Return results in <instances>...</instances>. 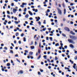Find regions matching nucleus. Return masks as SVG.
I'll list each match as a JSON object with an SVG mask.
<instances>
[{
	"mask_svg": "<svg viewBox=\"0 0 77 77\" xmlns=\"http://www.w3.org/2000/svg\"><path fill=\"white\" fill-rule=\"evenodd\" d=\"M22 5H23V6H24V5H27V3H23L22 4Z\"/></svg>",
	"mask_w": 77,
	"mask_h": 77,
	"instance_id": "nucleus-24",
	"label": "nucleus"
},
{
	"mask_svg": "<svg viewBox=\"0 0 77 77\" xmlns=\"http://www.w3.org/2000/svg\"><path fill=\"white\" fill-rule=\"evenodd\" d=\"M57 9L59 14H60V15H62V11H61V10L58 8H57Z\"/></svg>",
	"mask_w": 77,
	"mask_h": 77,
	"instance_id": "nucleus-3",
	"label": "nucleus"
},
{
	"mask_svg": "<svg viewBox=\"0 0 77 77\" xmlns=\"http://www.w3.org/2000/svg\"><path fill=\"white\" fill-rule=\"evenodd\" d=\"M70 5L71 6H73V5H74V4L73 3H71L70 4Z\"/></svg>",
	"mask_w": 77,
	"mask_h": 77,
	"instance_id": "nucleus-53",
	"label": "nucleus"
},
{
	"mask_svg": "<svg viewBox=\"0 0 77 77\" xmlns=\"http://www.w3.org/2000/svg\"><path fill=\"white\" fill-rule=\"evenodd\" d=\"M46 28H43L42 30L43 31H45V30H46Z\"/></svg>",
	"mask_w": 77,
	"mask_h": 77,
	"instance_id": "nucleus-46",
	"label": "nucleus"
},
{
	"mask_svg": "<svg viewBox=\"0 0 77 77\" xmlns=\"http://www.w3.org/2000/svg\"><path fill=\"white\" fill-rule=\"evenodd\" d=\"M75 60H77V57H75Z\"/></svg>",
	"mask_w": 77,
	"mask_h": 77,
	"instance_id": "nucleus-64",
	"label": "nucleus"
},
{
	"mask_svg": "<svg viewBox=\"0 0 77 77\" xmlns=\"http://www.w3.org/2000/svg\"><path fill=\"white\" fill-rule=\"evenodd\" d=\"M47 55H44L43 56V57L45 58V59H47Z\"/></svg>",
	"mask_w": 77,
	"mask_h": 77,
	"instance_id": "nucleus-19",
	"label": "nucleus"
},
{
	"mask_svg": "<svg viewBox=\"0 0 77 77\" xmlns=\"http://www.w3.org/2000/svg\"><path fill=\"white\" fill-rule=\"evenodd\" d=\"M31 68H34V66H31Z\"/></svg>",
	"mask_w": 77,
	"mask_h": 77,
	"instance_id": "nucleus-58",
	"label": "nucleus"
},
{
	"mask_svg": "<svg viewBox=\"0 0 77 77\" xmlns=\"http://www.w3.org/2000/svg\"><path fill=\"white\" fill-rule=\"evenodd\" d=\"M20 7L22 8H24V5H20Z\"/></svg>",
	"mask_w": 77,
	"mask_h": 77,
	"instance_id": "nucleus-40",
	"label": "nucleus"
},
{
	"mask_svg": "<svg viewBox=\"0 0 77 77\" xmlns=\"http://www.w3.org/2000/svg\"><path fill=\"white\" fill-rule=\"evenodd\" d=\"M20 74H23V71L22 70H21L20 71Z\"/></svg>",
	"mask_w": 77,
	"mask_h": 77,
	"instance_id": "nucleus-17",
	"label": "nucleus"
},
{
	"mask_svg": "<svg viewBox=\"0 0 77 77\" xmlns=\"http://www.w3.org/2000/svg\"><path fill=\"white\" fill-rule=\"evenodd\" d=\"M38 53H39V54L41 53V51L40 50V49H38Z\"/></svg>",
	"mask_w": 77,
	"mask_h": 77,
	"instance_id": "nucleus-28",
	"label": "nucleus"
},
{
	"mask_svg": "<svg viewBox=\"0 0 77 77\" xmlns=\"http://www.w3.org/2000/svg\"><path fill=\"white\" fill-rule=\"evenodd\" d=\"M7 17L8 18H11V17L9 15H7Z\"/></svg>",
	"mask_w": 77,
	"mask_h": 77,
	"instance_id": "nucleus-49",
	"label": "nucleus"
},
{
	"mask_svg": "<svg viewBox=\"0 0 77 77\" xmlns=\"http://www.w3.org/2000/svg\"><path fill=\"white\" fill-rule=\"evenodd\" d=\"M64 29L65 30L67 31V32H69V31H70L69 29V28H68V27H65L64 28Z\"/></svg>",
	"mask_w": 77,
	"mask_h": 77,
	"instance_id": "nucleus-4",
	"label": "nucleus"
},
{
	"mask_svg": "<svg viewBox=\"0 0 77 77\" xmlns=\"http://www.w3.org/2000/svg\"><path fill=\"white\" fill-rule=\"evenodd\" d=\"M47 60L48 62H51V61H50V59H47Z\"/></svg>",
	"mask_w": 77,
	"mask_h": 77,
	"instance_id": "nucleus-38",
	"label": "nucleus"
},
{
	"mask_svg": "<svg viewBox=\"0 0 77 77\" xmlns=\"http://www.w3.org/2000/svg\"><path fill=\"white\" fill-rule=\"evenodd\" d=\"M48 30H49V31H51V28H48Z\"/></svg>",
	"mask_w": 77,
	"mask_h": 77,
	"instance_id": "nucleus-55",
	"label": "nucleus"
},
{
	"mask_svg": "<svg viewBox=\"0 0 77 77\" xmlns=\"http://www.w3.org/2000/svg\"><path fill=\"white\" fill-rule=\"evenodd\" d=\"M40 71L41 72H44V70L43 69H40Z\"/></svg>",
	"mask_w": 77,
	"mask_h": 77,
	"instance_id": "nucleus-26",
	"label": "nucleus"
},
{
	"mask_svg": "<svg viewBox=\"0 0 77 77\" xmlns=\"http://www.w3.org/2000/svg\"><path fill=\"white\" fill-rule=\"evenodd\" d=\"M24 33H22L20 35V36H21L22 37H23V36H24Z\"/></svg>",
	"mask_w": 77,
	"mask_h": 77,
	"instance_id": "nucleus-33",
	"label": "nucleus"
},
{
	"mask_svg": "<svg viewBox=\"0 0 77 77\" xmlns=\"http://www.w3.org/2000/svg\"><path fill=\"white\" fill-rule=\"evenodd\" d=\"M25 53H28V51L26 50L25 51Z\"/></svg>",
	"mask_w": 77,
	"mask_h": 77,
	"instance_id": "nucleus-60",
	"label": "nucleus"
},
{
	"mask_svg": "<svg viewBox=\"0 0 77 77\" xmlns=\"http://www.w3.org/2000/svg\"><path fill=\"white\" fill-rule=\"evenodd\" d=\"M46 12H47L48 13V12H50V9H48L47 10V11H46Z\"/></svg>",
	"mask_w": 77,
	"mask_h": 77,
	"instance_id": "nucleus-18",
	"label": "nucleus"
},
{
	"mask_svg": "<svg viewBox=\"0 0 77 77\" xmlns=\"http://www.w3.org/2000/svg\"><path fill=\"white\" fill-rule=\"evenodd\" d=\"M26 11H27V8H25L24 10H23V11H24V12H26Z\"/></svg>",
	"mask_w": 77,
	"mask_h": 77,
	"instance_id": "nucleus-32",
	"label": "nucleus"
},
{
	"mask_svg": "<svg viewBox=\"0 0 77 77\" xmlns=\"http://www.w3.org/2000/svg\"><path fill=\"white\" fill-rule=\"evenodd\" d=\"M69 61L72 64H73V63H74V61H72V60H70Z\"/></svg>",
	"mask_w": 77,
	"mask_h": 77,
	"instance_id": "nucleus-16",
	"label": "nucleus"
},
{
	"mask_svg": "<svg viewBox=\"0 0 77 77\" xmlns=\"http://www.w3.org/2000/svg\"><path fill=\"white\" fill-rule=\"evenodd\" d=\"M29 16V15L28 14H26V15L25 16V18H28V17Z\"/></svg>",
	"mask_w": 77,
	"mask_h": 77,
	"instance_id": "nucleus-14",
	"label": "nucleus"
},
{
	"mask_svg": "<svg viewBox=\"0 0 77 77\" xmlns=\"http://www.w3.org/2000/svg\"><path fill=\"white\" fill-rule=\"evenodd\" d=\"M16 60H17V62H19V63H20V61L18 60V59H16Z\"/></svg>",
	"mask_w": 77,
	"mask_h": 77,
	"instance_id": "nucleus-36",
	"label": "nucleus"
},
{
	"mask_svg": "<svg viewBox=\"0 0 77 77\" xmlns=\"http://www.w3.org/2000/svg\"><path fill=\"white\" fill-rule=\"evenodd\" d=\"M68 41H69L70 43H72V44H75V42H74L71 39H68L67 40Z\"/></svg>",
	"mask_w": 77,
	"mask_h": 77,
	"instance_id": "nucleus-2",
	"label": "nucleus"
},
{
	"mask_svg": "<svg viewBox=\"0 0 77 77\" xmlns=\"http://www.w3.org/2000/svg\"><path fill=\"white\" fill-rule=\"evenodd\" d=\"M4 49H5V50H8V48L7 47H5Z\"/></svg>",
	"mask_w": 77,
	"mask_h": 77,
	"instance_id": "nucleus-45",
	"label": "nucleus"
},
{
	"mask_svg": "<svg viewBox=\"0 0 77 77\" xmlns=\"http://www.w3.org/2000/svg\"><path fill=\"white\" fill-rule=\"evenodd\" d=\"M62 35L63 36H64V37H66V35H65V34L63 33L62 34Z\"/></svg>",
	"mask_w": 77,
	"mask_h": 77,
	"instance_id": "nucleus-30",
	"label": "nucleus"
},
{
	"mask_svg": "<svg viewBox=\"0 0 77 77\" xmlns=\"http://www.w3.org/2000/svg\"><path fill=\"white\" fill-rule=\"evenodd\" d=\"M38 74L39 75H41V72H38Z\"/></svg>",
	"mask_w": 77,
	"mask_h": 77,
	"instance_id": "nucleus-29",
	"label": "nucleus"
},
{
	"mask_svg": "<svg viewBox=\"0 0 77 77\" xmlns=\"http://www.w3.org/2000/svg\"><path fill=\"white\" fill-rule=\"evenodd\" d=\"M15 57H18V54H16L15 55Z\"/></svg>",
	"mask_w": 77,
	"mask_h": 77,
	"instance_id": "nucleus-56",
	"label": "nucleus"
},
{
	"mask_svg": "<svg viewBox=\"0 0 77 77\" xmlns=\"http://www.w3.org/2000/svg\"><path fill=\"white\" fill-rule=\"evenodd\" d=\"M39 47H41V42H40L39 43Z\"/></svg>",
	"mask_w": 77,
	"mask_h": 77,
	"instance_id": "nucleus-44",
	"label": "nucleus"
},
{
	"mask_svg": "<svg viewBox=\"0 0 77 77\" xmlns=\"http://www.w3.org/2000/svg\"><path fill=\"white\" fill-rule=\"evenodd\" d=\"M38 23L39 24V25H41V22L40 21H39L38 22Z\"/></svg>",
	"mask_w": 77,
	"mask_h": 77,
	"instance_id": "nucleus-48",
	"label": "nucleus"
},
{
	"mask_svg": "<svg viewBox=\"0 0 77 77\" xmlns=\"http://www.w3.org/2000/svg\"><path fill=\"white\" fill-rule=\"evenodd\" d=\"M69 38L71 39H72L74 40H76L77 39V37H75V36L73 35H69Z\"/></svg>",
	"mask_w": 77,
	"mask_h": 77,
	"instance_id": "nucleus-1",
	"label": "nucleus"
},
{
	"mask_svg": "<svg viewBox=\"0 0 77 77\" xmlns=\"http://www.w3.org/2000/svg\"><path fill=\"white\" fill-rule=\"evenodd\" d=\"M17 10L16 9L14 8L13 10V13H14V14H15L16 13V12L17 11Z\"/></svg>",
	"mask_w": 77,
	"mask_h": 77,
	"instance_id": "nucleus-6",
	"label": "nucleus"
},
{
	"mask_svg": "<svg viewBox=\"0 0 77 77\" xmlns=\"http://www.w3.org/2000/svg\"><path fill=\"white\" fill-rule=\"evenodd\" d=\"M41 57V55H39L38 56V57L37 58V59L38 60H39V59Z\"/></svg>",
	"mask_w": 77,
	"mask_h": 77,
	"instance_id": "nucleus-15",
	"label": "nucleus"
},
{
	"mask_svg": "<svg viewBox=\"0 0 77 77\" xmlns=\"http://www.w3.org/2000/svg\"><path fill=\"white\" fill-rule=\"evenodd\" d=\"M28 12H29V14H30V15H31V16H32V15H33V13H32V12H31V11H28Z\"/></svg>",
	"mask_w": 77,
	"mask_h": 77,
	"instance_id": "nucleus-9",
	"label": "nucleus"
},
{
	"mask_svg": "<svg viewBox=\"0 0 77 77\" xmlns=\"http://www.w3.org/2000/svg\"><path fill=\"white\" fill-rule=\"evenodd\" d=\"M73 65L74 66H73V68L75 69H76V66H76V64L74 63Z\"/></svg>",
	"mask_w": 77,
	"mask_h": 77,
	"instance_id": "nucleus-7",
	"label": "nucleus"
},
{
	"mask_svg": "<svg viewBox=\"0 0 77 77\" xmlns=\"http://www.w3.org/2000/svg\"><path fill=\"white\" fill-rule=\"evenodd\" d=\"M50 40H51V41H53V38L52 37H50Z\"/></svg>",
	"mask_w": 77,
	"mask_h": 77,
	"instance_id": "nucleus-39",
	"label": "nucleus"
},
{
	"mask_svg": "<svg viewBox=\"0 0 77 77\" xmlns=\"http://www.w3.org/2000/svg\"><path fill=\"white\" fill-rule=\"evenodd\" d=\"M23 41L24 42H26V38L25 37L23 38Z\"/></svg>",
	"mask_w": 77,
	"mask_h": 77,
	"instance_id": "nucleus-21",
	"label": "nucleus"
},
{
	"mask_svg": "<svg viewBox=\"0 0 77 77\" xmlns=\"http://www.w3.org/2000/svg\"><path fill=\"white\" fill-rule=\"evenodd\" d=\"M11 6H14V4L13 3H12L11 4Z\"/></svg>",
	"mask_w": 77,
	"mask_h": 77,
	"instance_id": "nucleus-41",
	"label": "nucleus"
},
{
	"mask_svg": "<svg viewBox=\"0 0 77 77\" xmlns=\"http://www.w3.org/2000/svg\"><path fill=\"white\" fill-rule=\"evenodd\" d=\"M14 22L16 24H18V21H15Z\"/></svg>",
	"mask_w": 77,
	"mask_h": 77,
	"instance_id": "nucleus-50",
	"label": "nucleus"
},
{
	"mask_svg": "<svg viewBox=\"0 0 77 77\" xmlns=\"http://www.w3.org/2000/svg\"><path fill=\"white\" fill-rule=\"evenodd\" d=\"M7 13L8 14V15H9V14H10V12H9V11H7Z\"/></svg>",
	"mask_w": 77,
	"mask_h": 77,
	"instance_id": "nucleus-35",
	"label": "nucleus"
},
{
	"mask_svg": "<svg viewBox=\"0 0 77 77\" xmlns=\"http://www.w3.org/2000/svg\"><path fill=\"white\" fill-rule=\"evenodd\" d=\"M64 48H66H66H67V46L66 45L65 46Z\"/></svg>",
	"mask_w": 77,
	"mask_h": 77,
	"instance_id": "nucleus-59",
	"label": "nucleus"
},
{
	"mask_svg": "<svg viewBox=\"0 0 77 77\" xmlns=\"http://www.w3.org/2000/svg\"><path fill=\"white\" fill-rule=\"evenodd\" d=\"M14 19L16 21H17V18L16 17H14Z\"/></svg>",
	"mask_w": 77,
	"mask_h": 77,
	"instance_id": "nucleus-47",
	"label": "nucleus"
},
{
	"mask_svg": "<svg viewBox=\"0 0 77 77\" xmlns=\"http://www.w3.org/2000/svg\"><path fill=\"white\" fill-rule=\"evenodd\" d=\"M44 22H43V24H46V22L45 21H46V20H45L44 21Z\"/></svg>",
	"mask_w": 77,
	"mask_h": 77,
	"instance_id": "nucleus-42",
	"label": "nucleus"
},
{
	"mask_svg": "<svg viewBox=\"0 0 77 77\" xmlns=\"http://www.w3.org/2000/svg\"><path fill=\"white\" fill-rule=\"evenodd\" d=\"M45 13H46V16H48V13H47V12H45Z\"/></svg>",
	"mask_w": 77,
	"mask_h": 77,
	"instance_id": "nucleus-37",
	"label": "nucleus"
},
{
	"mask_svg": "<svg viewBox=\"0 0 77 77\" xmlns=\"http://www.w3.org/2000/svg\"><path fill=\"white\" fill-rule=\"evenodd\" d=\"M35 19H36V21H39V20L41 19V18L39 17H35Z\"/></svg>",
	"mask_w": 77,
	"mask_h": 77,
	"instance_id": "nucleus-5",
	"label": "nucleus"
},
{
	"mask_svg": "<svg viewBox=\"0 0 77 77\" xmlns=\"http://www.w3.org/2000/svg\"><path fill=\"white\" fill-rule=\"evenodd\" d=\"M29 19L30 20H33V18L32 17H30Z\"/></svg>",
	"mask_w": 77,
	"mask_h": 77,
	"instance_id": "nucleus-54",
	"label": "nucleus"
},
{
	"mask_svg": "<svg viewBox=\"0 0 77 77\" xmlns=\"http://www.w3.org/2000/svg\"><path fill=\"white\" fill-rule=\"evenodd\" d=\"M38 10L37 9H36L35 10V12H38Z\"/></svg>",
	"mask_w": 77,
	"mask_h": 77,
	"instance_id": "nucleus-52",
	"label": "nucleus"
},
{
	"mask_svg": "<svg viewBox=\"0 0 77 77\" xmlns=\"http://www.w3.org/2000/svg\"><path fill=\"white\" fill-rule=\"evenodd\" d=\"M62 5L63 6V7L64 8H65V4H64V3H63V4Z\"/></svg>",
	"mask_w": 77,
	"mask_h": 77,
	"instance_id": "nucleus-20",
	"label": "nucleus"
},
{
	"mask_svg": "<svg viewBox=\"0 0 77 77\" xmlns=\"http://www.w3.org/2000/svg\"><path fill=\"white\" fill-rule=\"evenodd\" d=\"M64 14H66V9H64Z\"/></svg>",
	"mask_w": 77,
	"mask_h": 77,
	"instance_id": "nucleus-22",
	"label": "nucleus"
},
{
	"mask_svg": "<svg viewBox=\"0 0 77 77\" xmlns=\"http://www.w3.org/2000/svg\"><path fill=\"white\" fill-rule=\"evenodd\" d=\"M33 52H29V55H33Z\"/></svg>",
	"mask_w": 77,
	"mask_h": 77,
	"instance_id": "nucleus-13",
	"label": "nucleus"
},
{
	"mask_svg": "<svg viewBox=\"0 0 77 77\" xmlns=\"http://www.w3.org/2000/svg\"><path fill=\"white\" fill-rule=\"evenodd\" d=\"M55 60H58V58L57 57H55Z\"/></svg>",
	"mask_w": 77,
	"mask_h": 77,
	"instance_id": "nucleus-25",
	"label": "nucleus"
},
{
	"mask_svg": "<svg viewBox=\"0 0 77 77\" xmlns=\"http://www.w3.org/2000/svg\"><path fill=\"white\" fill-rule=\"evenodd\" d=\"M18 43L19 44H21V42L20 41H19L18 42Z\"/></svg>",
	"mask_w": 77,
	"mask_h": 77,
	"instance_id": "nucleus-43",
	"label": "nucleus"
},
{
	"mask_svg": "<svg viewBox=\"0 0 77 77\" xmlns=\"http://www.w3.org/2000/svg\"><path fill=\"white\" fill-rule=\"evenodd\" d=\"M30 48L32 50H33V49H35V46H31Z\"/></svg>",
	"mask_w": 77,
	"mask_h": 77,
	"instance_id": "nucleus-10",
	"label": "nucleus"
},
{
	"mask_svg": "<svg viewBox=\"0 0 77 77\" xmlns=\"http://www.w3.org/2000/svg\"><path fill=\"white\" fill-rule=\"evenodd\" d=\"M51 25H52L53 26L54 25V22L52 23Z\"/></svg>",
	"mask_w": 77,
	"mask_h": 77,
	"instance_id": "nucleus-57",
	"label": "nucleus"
},
{
	"mask_svg": "<svg viewBox=\"0 0 77 77\" xmlns=\"http://www.w3.org/2000/svg\"><path fill=\"white\" fill-rule=\"evenodd\" d=\"M6 65L7 66H11V64L9 63H7Z\"/></svg>",
	"mask_w": 77,
	"mask_h": 77,
	"instance_id": "nucleus-11",
	"label": "nucleus"
},
{
	"mask_svg": "<svg viewBox=\"0 0 77 77\" xmlns=\"http://www.w3.org/2000/svg\"><path fill=\"white\" fill-rule=\"evenodd\" d=\"M59 44L58 43H57L55 45L56 47H57V46H59Z\"/></svg>",
	"mask_w": 77,
	"mask_h": 77,
	"instance_id": "nucleus-27",
	"label": "nucleus"
},
{
	"mask_svg": "<svg viewBox=\"0 0 77 77\" xmlns=\"http://www.w3.org/2000/svg\"><path fill=\"white\" fill-rule=\"evenodd\" d=\"M13 26H10V29H12L13 28Z\"/></svg>",
	"mask_w": 77,
	"mask_h": 77,
	"instance_id": "nucleus-62",
	"label": "nucleus"
},
{
	"mask_svg": "<svg viewBox=\"0 0 77 77\" xmlns=\"http://www.w3.org/2000/svg\"><path fill=\"white\" fill-rule=\"evenodd\" d=\"M19 35V33L18 32H17L16 34V36H18V35Z\"/></svg>",
	"mask_w": 77,
	"mask_h": 77,
	"instance_id": "nucleus-31",
	"label": "nucleus"
},
{
	"mask_svg": "<svg viewBox=\"0 0 77 77\" xmlns=\"http://www.w3.org/2000/svg\"><path fill=\"white\" fill-rule=\"evenodd\" d=\"M8 24H11V21H9L8 22Z\"/></svg>",
	"mask_w": 77,
	"mask_h": 77,
	"instance_id": "nucleus-51",
	"label": "nucleus"
},
{
	"mask_svg": "<svg viewBox=\"0 0 77 77\" xmlns=\"http://www.w3.org/2000/svg\"><path fill=\"white\" fill-rule=\"evenodd\" d=\"M46 40L48 41V37H46Z\"/></svg>",
	"mask_w": 77,
	"mask_h": 77,
	"instance_id": "nucleus-63",
	"label": "nucleus"
},
{
	"mask_svg": "<svg viewBox=\"0 0 77 77\" xmlns=\"http://www.w3.org/2000/svg\"><path fill=\"white\" fill-rule=\"evenodd\" d=\"M30 57H31V59H33V56H27L28 59H30Z\"/></svg>",
	"mask_w": 77,
	"mask_h": 77,
	"instance_id": "nucleus-8",
	"label": "nucleus"
},
{
	"mask_svg": "<svg viewBox=\"0 0 77 77\" xmlns=\"http://www.w3.org/2000/svg\"><path fill=\"white\" fill-rule=\"evenodd\" d=\"M10 53L13 54L14 53V52H13V51L12 50H10Z\"/></svg>",
	"mask_w": 77,
	"mask_h": 77,
	"instance_id": "nucleus-34",
	"label": "nucleus"
},
{
	"mask_svg": "<svg viewBox=\"0 0 77 77\" xmlns=\"http://www.w3.org/2000/svg\"><path fill=\"white\" fill-rule=\"evenodd\" d=\"M69 46L70 47H71V48H74V45H72V44H70L69 45Z\"/></svg>",
	"mask_w": 77,
	"mask_h": 77,
	"instance_id": "nucleus-12",
	"label": "nucleus"
},
{
	"mask_svg": "<svg viewBox=\"0 0 77 77\" xmlns=\"http://www.w3.org/2000/svg\"><path fill=\"white\" fill-rule=\"evenodd\" d=\"M48 68H49V69H51V66H49L48 67Z\"/></svg>",
	"mask_w": 77,
	"mask_h": 77,
	"instance_id": "nucleus-61",
	"label": "nucleus"
},
{
	"mask_svg": "<svg viewBox=\"0 0 77 77\" xmlns=\"http://www.w3.org/2000/svg\"><path fill=\"white\" fill-rule=\"evenodd\" d=\"M55 23H56V24L57 25V20H55Z\"/></svg>",
	"mask_w": 77,
	"mask_h": 77,
	"instance_id": "nucleus-23",
	"label": "nucleus"
}]
</instances>
